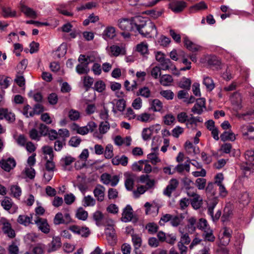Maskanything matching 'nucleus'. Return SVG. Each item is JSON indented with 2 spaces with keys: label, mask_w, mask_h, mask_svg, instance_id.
<instances>
[{
  "label": "nucleus",
  "mask_w": 254,
  "mask_h": 254,
  "mask_svg": "<svg viewBox=\"0 0 254 254\" xmlns=\"http://www.w3.org/2000/svg\"><path fill=\"white\" fill-rule=\"evenodd\" d=\"M136 30L145 37H151L152 33H157L155 24L150 20H146L142 16H136L134 20Z\"/></svg>",
  "instance_id": "obj_1"
},
{
  "label": "nucleus",
  "mask_w": 254,
  "mask_h": 254,
  "mask_svg": "<svg viewBox=\"0 0 254 254\" xmlns=\"http://www.w3.org/2000/svg\"><path fill=\"white\" fill-rule=\"evenodd\" d=\"M136 17L131 18H123L118 20V25L119 28L123 31L121 35L126 38L130 37L131 32L136 31L134 20Z\"/></svg>",
  "instance_id": "obj_2"
},
{
  "label": "nucleus",
  "mask_w": 254,
  "mask_h": 254,
  "mask_svg": "<svg viewBox=\"0 0 254 254\" xmlns=\"http://www.w3.org/2000/svg\"><path fill=\"white\" fill-rule=\"evenodd\" d=\"M72 219L68 208H64L62 212L57 213L54 218L55 225L68 224L71 222Z\"/></svg>",
  "instance_id": "obj_3"
},
{
  "label": "nucleus",
  "mask_w": 254,
  "mask_h": 254,
  "mask_svg": "<svg viewBox=\"0 0 254 254\" xmlns=\"http://www.w3.org/2000/svg\"><path fill=\"white\" fill-rule=\"evenodd\" d=\"M131 169L135 172H139L143 170V172L149 174L151 172L152 168L147 160H140L134 162L131 166Z\"/></svg>",
  "instance_id": "obj_4"
},
{
  "label": "nucleus",
  "mask_w": 254,
  "mask_h": 254,
  "mask_svg": "<svg viewBox=\"0 0 254 254\" xmlns=\"http://www.w3.org/2000/svg\"><path fill=\"white\" fill-rule=\"evenodd\" d=\"M0 229L8 237L10 238L15 237V233L12 228L11 224L7 219L4 217H2L0 219Z\"/></svg>",
  "instance_id": "obj_5"
},
{
  "label": "nucleus",
  "mask_w": 254,
  "mask_h": 254,
  "mask_svg": "<svg viewBox=\"0 0 254 254\" xmlns=\"http://www.w3.org/2000/svg\"><path fill=\"white\" fill-rule=\"evenodd\" d=\"M0 204L3 208L10 213H15L18 207L15 205L12 199L8 196H4L0 201Z\"/></svg>",
  "instance_id": "obj_6"
},
{
  "label": "nucleus",
  "mask_w": 254,
  "mask_h": 254,
  "mask_svg": "<svg viewBox=\"0 0 254 254\" xmlns=\"http://www.w3.org/2000/svg\"><path fill=\"white\" fill-rule=\"evenodd\" d=\"M34 222L39 231L46 234L50 233L51 227L47 219L37 216Z\"/></svg>",
  "instance_id": "obj_7"
},
{
  "label": "nucleus",
  "mask_w": 254,
  "mask_h": 254,
  "mask_svg": "<svg viewBox=\"0 0 254 254\" xmlns=\"http://www.w3.org/2000/svg\"><path fill=\"white\" fill-rule=\"evenodd\" d=\"M160 129L161 126L159 125H155L143 128L141 133L143 139L145 141L150 139L152 134L158 133Z\"/></svg>",
  "instance_id": "obj_8"
},
{
  "label": "nucleus",
  "mask_w": 254,
  "mask_h": 254,
  "mask_svg": "<svg viewBox=\"0 0 254 254\" xmlns=\"http://www.w3.org/2000/svg\"><path fill=\"white\" fill-rule=\"evenodd\" d=\"M100 181L104 185L110 184L112 187H115L118 184L119 178L117 175L112 176L110 174L105 173L101 175Z\"/></svg>",
  "instance_id": "obj_9"
},
{
  "label": "nucleus",
  "mask_w": 254,
  "mask_h": 254,
  "mask_svg": "<svg viewBox=\"0 0 254 254\" xmlns=\"http://www.w3.org/2000/svg\"><path fill=\"white\" fill-rule=\"evenodd\" d=\"M16 161L13 158L2 159L0 161V166L5 171L9 172L16 166Z\"/></svg>",
  "instance_id": "obj_10"
},
{
  "label": "nucleus",
  "mask_w": 254,
  "mask_h": 254,
  "mask_svg": "<svg viewBox=\"0 0 254 254\" xmlns=\"http://www.w3.org/2000/svg\"><path fill=\"white\" fill-rule=\"evenodd\" d=\"M106 49L110 56L112 57H117L120 55H125L126 54V50L123 46L113 45L107 47Z\"/></svg>",
  "instance_id": "obj_11"
},
{
  "label": "nucleus",
  "mask_w": 254,
  "mask_h": 254,
  "mask_svg": "<svg viewBox=\"0 0 254 254\" xmlns=\"http://www.w3.org/2000/svg\"><path fill=\"white\" fill-rule=\"evenodd\" d=\"M243 137L245 139L254 140V127L252 125H244L241 127Z\"/></svg>",
  "instance_id": "obj_12"
},
{
  "label": "nucleus",
  "mask_w": 254,
  "mask_h": 254,
  "mask_svg": "<svg viewBox=\"0 0 254 254\" xmlns=\"http://www.w3.org/2000/svg\"><path fill=\"white\" fill-rule=\"evenodd\" d=\"M179 182L176 179H172L170 180L168 185L163 191V194L168 197H170L172 193L178 187Z\"/></svg>",
  "instance_id": "obj_13"
},
{
  "label": "nucleus",
  "mask_w": 254,
  "mask_h": 254,
  "mask_svg": "<svg viewBox=\"0 0 254 254\" xmlns=\"http://www.w3.org/2000/svg\"><path fill=\"white\" fill-rule=\"evenodd\" d=\"M5 119L9 123H13L15 120V116L13 113L7 108H0V120Z\"/></svg>",
  "instance_id": "obj_14"
},
{
  "label": "nucleus",
  "mask_w": 254,
  "mask_h": 254,
  "mask_svg": "<svg viewBox=\"0 0 254 254\" xmlns=\"http://www.w3.org/2000/svg\"><path fill=\"white\" fill-rule=\"evenodd\" d=\"M110 128V125L108 122L104 121L100 123L99 126V132H95L93 136L98 139H101L103 135L108 132Z\"/></svg>",
  "instance_id": "obj_15"
},
{
  "label": "nucleus",
  "mask_w": 254,
  "mask_h": 254,
  "mask_svg": "<svg viewBox=\"0 0 254 254\" xmlns=\"http://www.w3.org/2000/svg\"><path fill=\"white\" fill-rule=\"evenodd\" d=\"M19 8L26 16L32 18H36L37 17V12L32 8L27 6L23 1H20Z\"/></svg>",
  "instance_id": "obj_16"
},
{
  "label": "nucleus",
  "mask_w": 254,
  "mask_h": 254,
  "mask_svg": "<svg viewBox=\"0 0 254 254\" xmlns=\"http://www.w3.org/2000/svg\"><path fill=\"white\" fill-rule=\"evenodd\" d=\"M205 100L204 98H201L196 100V103L191 109V112L194 114L200 115L205 109Z\"/></svg>",
  "instance_id": "obj_17"
},
{
  "label": "nucleus",
  "mask_w": 254,
  "mask_h": 254,
  "mask_svg": "<svg viewBox=\"0 0 254 254\" xmlns=\"http://www.w3.org/2000/svg\"><path fill=\"white\" fill-rule=\"evenodd\" d=\"M161 69L163 70H170L173 73H179L176 66L169 59H165L160 64Z\"/></svg>",
  "instance_id": "obj_18"
},
{
  "label": "nucleus",
  "mask_w": 254,
  "mask_h": 254,
  "mask_svg": "<svg viewBox=\"0 0 254 254\" xmlns=\"http://www.w3.org/2000/svg\"><path fill=\"white\" fill-rule=\"evenodd\" d=\"M105 188L101 185H98L93 190L94 196L96 198L97 201L102 202L104 200Z\"/></svg>",
  "instance_id": "obj_19"
},
{
  "label": "nucleus",
  "mask_w": 254,
  "mask_h": 254,
  "mask_svg": "<svg viewBox=\"0 0 254 254\" xmlns=\"http://www.w3.org/2000/svg\"><path fill=\"white\" fill-rule=\"evenodd\" d=\"M62 246L61 238L56 237L53 238L52 241L48 245V252H55L60 249Z\"/></svg>",
  "instance_id": "obj_20"
},
{
  "label": "nucleus",
  "mask_w": 254,
  "mask_h": 254,
  "mask_svg": "<svg viewBox=\"0 0 254 254\" xmlns=\"http://www.w3.org/2000/svg\"><path fill=\"white\" fill-rule=\"evenodd\" d=\"M125 176L126 177L125 187L128 190H132L134 187L135 176L133 174L130 173H126Z\"/></svg>",
  "instance_id": "obj_21"
},
{
  "label": "nucleus",
  "mask_w": 254,
  "mask_h": 254,
  "mask_svg": "<svg viewBox=\"0 0 254 254\" xmlns=\"http://www.w3.org/2000/svg\"><path fill=\"white\" fill-rule=\"evenodd\" d=\"M184 46L187 49L191 52H196L201 50V47L193 43L190 41L188 37H185L184 38Z\"/></svg>",
  "instance_id": "obj_22"
},
{
  "label": "nucleus",
  "mask_w": 254,
  "mask_h": 254,
  "mask_svg": "<svg viewBox=\"0 0 254 254\" xmlns=\"http://www.w3.org/2000/svg\"><path fill=\"white\" fill-rule=\"evenodd\" d=\"M186 3L183 1H177L172 2L170 4V8L175 12H179L184 10L186 7Z\"/></svg>",
  "instance_id": "obj_23"
},
{
  "label": "nucleus",
  "mask_w": 254,
  "mask_h": 254,
  "mask_svg": "<svg viewBox=\"0 0 254 254\" xmlns=\"http://www.w3.org/2000/svg\"><path fill=\"white\" fill-rule=\"evenodd\" d=\"M144 207L146 208V214H150L153 212L158 213L160 208L159 205L154 202L152 203H150L148 202H146L144 204Z\"/></svg>",
  "instance_id": "obj_24"
},
{
  "label": "nucleus",
  "mask_w": 254,
  "mask_h": 254,
  "mask_svg": "<svg viewBox=\"0 0 254 254\" xmlns=\"http://www.w3.org/2000/svg\"><path fill=\"white\" fill-rule=\"evenodd\" d=\"M154 152H151L148 154L147 158L150 160V162L152 165H155L157 163L161 162V159L159 157V154L157 151L158 150V147H154L152 148Z\"/></svg>",
  "instance_id": "obj_25"
},
{
  "label": "nucleus",
  "mask_w": 254,
  "mask_h": 254,
  "mask_svg": "<svg viewBox=\"0 0 254 254\" xmlns=\"http://www.w3.org/2000/svg\"><path fill=\"white\" fill-rule=\"evenodd\" d=\"M133 217V210L130 205H127L123 210L122 220L124 222H128L131 220Z\"/></svg>",
  "instance_id": "obj_26"
},
{
  "label": "nucleus",
  "mask_w": 254,
  "mask_h": 254,
  "mask_svg": "<svg viewBox=\"0 0 254 254\" xmlns=\"http://www.w3.org/2000/svg\"><path fill=\"white\" fill-rule=\"evenodd\" d=\"M32 214H30V216L25 214L20 215L17 219V222L21 225L27 226L32 223Z\"/></svg>",
  "instance_id": "obj_27"
},
{
  "label": "nucleus",
  "mask_w": 254,
  "mask_h": 254,
  "mask_svg": "<svg viewBox=\"0 0 254 254\" xmlns=\"http://www.w3.org/2000/svg\"><path fill=\"white\" fill-rule=\"evenodd\" d=\"M137 183L145 184L148 187H154L155 181L154 179H151L148 175H142L138 178Z\"/></svg>",
  "instance_id": "obj_28"
},
{
  "label": "nucleus",
  "mask_w": 254,
  "mask_h": 254,
  "mask_svg": "<svg viewBox=\"0 0 254 254\" xmlns=\"http://www.w3.org/2000/svg\"><path fill=\"white\" fill-rule=\"evenodd\" d=\"M128 162V158L123 155L122 156H116L112 158V163L114 165H122L123 166H126Z\"/></svg>",
  "instance_id": "obj_29"
},
{
  "label": "nucleus",
  "mask_w": 254,
  "mask_h": 254,
  "mask_svg": "<svg viewBox=\"0 0 254 254\" xmlns=\"http://www.w3.org/2000/svg\"><path fill=\"white\" fill-rule=\"evenodd\" d=\"M135 51L143 56L148 55L149 53L148 44L145 41L140 42L136 46Z\"/></svg>",
  "instance_id": "obj_30"
},
{
  "label": "nucleus",
  "mask_w": 254,
  "mask_h": 254,
  "mask_svg": "<svg viewBox=\"0 0 254 254\" xmlns=\"http://www.w3.org/2000/svg\"><path fill=\"white\" fill-rule=\"evenodd\" d=\"M153 117L150 113L143 112L137 115L136 120L142 123H149L153 120Z\"/></svg>",
  "instance_id": "obj_31"
},
{
  "label": "nucleus",
  "mask_w": 254,
  "mask_h": 254,
  "mask_svg": "<svg viewBox=\"0 0 254 254\" xmlns=\"http://www.w3.org/2000/svg\"><path fill=\"white\" fill-rule=\"evenodd\" d=\"M221 140L223 141H234L236 139V135L231 130L225 131L220 135Z\"/></svg>",
  "instance_id": "obj_32"
},
{
  "label": "nucleus",
  "mask_w": 254,
  "mask_h": 254,
  "mask_svg": "<svg viewBox=\"0 0 254 254\" xmlns=\"http://www.w3.org/2000/svg\"><path fill=\"white\" fill-rule=\"evenodd\" d=\"M105 39H112L116 36V30L113 26H108L104 31L103 34Z\"/></svg>",
  "instance_id": "obj_33"
},
{
  "label": "nucleus",
  "mask_w": 254,
  "mask_h": 254,
  "mask_svg": "<svg viewBox=\"0 0 254 254\" xmlns=\"http://www.w3.org/2000/svg\"><path fill=\"white\" fill-rule=\"evenodd\" d=\"M153 187H148L146 185H140L137 186L136 190L133 192L134 196L136 198L139 197L141 194L144 193L147 190L152 188Z\"/></svg>",
  "instance_id": "obj_34"
},
{
  "label": "nucleus",
  "mask_w": 254,
  "mask_h": 254,
  "mask_svg": "<svg viewBox=\"0 0 254 254\" xmlns=\"http://www.w3.org/2000/svg\"><path fill=\"white\" fill-rule=\"evenodd\" d=\"M136 95L137 96H140L143 98H148L151 96V92L148 87L143 86L138 89Z\"/></svg>",
  "instance_id": "obj_35"
},
{
  "label": "nucleus",
  "mask_w": 254,
  "mask_h": 254,
  "mask_svg": "<svg viewBox=\"0 0 254 254\" xmlns=\"http://www.w3.org/2000/svg\"><path fill=\"white\" fill-rule=\"evenodd\" d=\"M173 81V79L171 75L169 74H164L160 76V83L164 86H170Z\"/></svg>",
  "instance_id": "obj_36"
},
{
  "label": "nucleus",
  "mask_w": 254,
  "mask_h": 254,
  "mask_svg": "<svg viewBox=\"0 0 254 254\" xmlns=\"http://www.w3.org/2000/svg\"><path fill=\"white\" fill-rule=\"evenodd\" d=\"M2 16L4 18L14 17L17 16V12L10 7H4L2 8Z\"/></svg>",
  "instance_id": "obj_37"
},
{
  "label": "nucleus",
  "mask_w": 254,
  "mask_h": 254,
  "mask_svg": "<svg viewBox=\"0 0 254 254\" xmlns=\"http://www.w3.org/2000/svg\"><path fill=\"white\" fill-rule=\"evenodd\" d=\"M202 236L205 241L213 242L215 240L213 231L211 228L204 230L203 232Z\"/></svg>",
  "instance_id": "obj_38"
},
{
  "label": "nucleus",
  "mask_w": 254,
  "mask_h": 254,
  "mask_svg": "<svg viewBox=\"0 0 254 254\" xmlns=\"http://www.w3.org/2000/svg\"><path fill=\"white\" fill-rule=\"evenodd\" d=\"M203 84L206 86L208 91H212L215 87L214 82L211 77L206 76H204Z\"/></svg>",
  "instance_id": "obj_39"
},
{
  "label": "nucleus",
  "mask_w": 254,
  "mask_h": 254,
  "mask_svg": "<svg viewBox=\"0 0 254 254\" xmlns=\"http://www.w3.org/2000/svg\"><path fill=\"white\" fill-rule=\"evenodd\" d=\"M76 70L79 74L88 73L90 71L88 63L78 64L76 67Z\"/></svg>",
  "instance_id": "obj_40"
},
{
  "label": "nucleus",
  "mask_w": 254,
  "mask_h": 254,
  "mask_svg": "<svg viewBox=\"0 0 254 254\" xmlns=\"http://www.w3.org/2000/svg\"><path fill=\"white\" fill-rule=\"evenodd\" d=\"M111 224L109 225L108 227L105 229V233L106 235L114 239L116 236L115 224L114 221H109Z\"/></svg>",
  "instance_id": "obj_41"
},
{
  "label": "nucleus",
  "mask_w": 254,
  "mask_h": 254,
  "mask_svg": "<svg viewBox=\"0 0 254 254\" xmlns=\"http://www.w3.org/2000/svg\"><path fill=\"white\" fill-rule=\"evenodd\" d=\"M186 153L189 155H193L195 154V147L192 143L190 140H187L184 145Z\"/></svg>",
  "instance_id": "obj_42"
},
{
  "label": "nucleus",
  "mask_w": 254,
  "mask_h": 254,
  "mask_svg": "<svg viewBox=\"0 0 254 254\" xmlns=\"http://www.w3.org/2000/svg\"><path fill=\"white\" fill-rule=\"evenodd\" d=\"M75 216L77 219L85 221L88 217V212L82 207H80L77 210Z\"/></svg>",
  "instance_id": "obj_43"
},
{
  "label": "nucleus",
  "mask_w": 254,
  "mask_h": 254,
  "mask_svg": "<svg viewBox=\"0 0 254 254\" xmlns=\"http://www.w3.org/2000/svg\"><path fill=\"white\" fill-rule=\"evenodd\" d=\"M68 117L71 121H76L80 118V113L77 110L72 109L68 111Z\"/></svg>",
  "instance_id": "obj_44"
},
{
  "label": "nucleus",
  "mask_w": 254,
  "mask_h": 254,
  "mask_svg": "<svg viewBox=\"0 0 254 254\" xmlns=\"http://www.w3.org/2000/svg\"><path fill=\"white\" fill-rule=\"evenodd\" d=\"M151 109L154 112H160L163 109V104L159 99H155L152 100Z\"/></svg>",
  "instance_id": "obj_45"
},
{
  "label": "nucleus",
  "mask_w": 254,
  "mask_h": 254,
  "mask_svg": "<svg viewBox=\"0 0 254 254\" xmlns=\"http://www.w3.org/2000/svg\"><path fill=\"white\" fill-rule=\"evenodd\" d=\"M45 249V246L44 244L38 243L33 247L32 252L33 254H43Z\"/></svg>",
  "instance_id": "obj_46"
},
{
  "label": "nucleus",
  "mask_w": 254,
  "mask_h": 254,
  "mask_svg": "<svg viewBox=\"0 0 254 254\" xmlns=\"http://www.w3.org/2000/svg\"><path fill=\"white\" fill-rule=\"evenodd\" d=\"M232 149V145L230 143H224L222 144L219 149L220 153L229 154Z\"/></svg>",
  "instance_id": "obj_47"
},
{
  "label": "nucleus",
  "mask_w": 254,
  "mask_h": 254,
  "mask_svg": "<svg viewBox=\"0 0 254 254\" xmlns=\"http://www.w3.org/2000/svg\"><path fill=\"white\" fill-rule=\"evenodd\" d=\"M104 156L106 159H111L114 156L113 146L111 144L106 145L104 151Z\"/></svg>",
  "instance_id": "obj_48"
},
{
  "label": "nucleus",
  "mask_w": 254,
  "mask_h": 254,
  "mask_svg": "<svg viewBox=\"0 0 254 254\" xmlns=\"http://www.w3.org/2000/svg\"><path fill=\"white\" fill-rule=\"evenodd\" d=\"M44 111V106L41 104H37L35 105L33 110L32 111H30V116L31 117H33L35 114L39 115L42 113Z\"/></svg>",
  "instance_id": "obj_49"
},
{
  "label": "nucleus",
  "mask_w": 254,
  "mask_h": 254,
  "mask_svg": "<svg viewBox=\"0 0 254 254\" xmlns=\"http://www.w3.org/2000/svg\"><path fill=\"white\" fill-rule=\"evenodd\" d=\"M29 137L32 139L36 141H39L42 135L40 132L36 129L32 128L29 131Z\"/></svg>",
  "instance_id": "obj_50"
},
{
  "label": "nucleus",
  "mask_w": 254,
  "mask_h": 254,
  "mask_svg": "<svg viewBox=\"0 0 254 254\" xmlns=\"http://www.w3.org/2000/svg\"><path fill=\"white\" fill-rule=\"evenodd\" d=\"M7 251L9 254H18L19 250L17 243L15 242H12L8 245Z\"/></svg>",
  "instance_id": "obj_51"
},
{
  "label": "nucleus",
  "mask_w": 254,
  "mask_h": 254,
  "mask_svg": "<svg viewBox=\"0 0 254 254\" xmlns=\"http://www.w3.org/2000/svg\"><path fill=\"white\" fill-rule=\"evenodd\" d=\"M10 78L3 75H0V86L2 88L6 89L10 85Z\"/></svg>",
  "instance_id": "obj_52"
},
{
  "label": "nucleus",
  "mask_w": 254,
  "mask_h": 254,
  "mask_svg": "<svg viewBox=\"0 0 254 254\" xmlns=\"http://www.w3.org/2000/svg\"><path fill=\"white\" fill-rule=\"evenodd\" d=\"M93 219L98 226L102 225V221L104 219L103 214L100 211H97L93 214Z\"/></svg>",
  "instance_id": "obj_53"
},
{
  "label": "nucleus",
  "mask_w": 254,
  "mask_h": 254,
  "mask_svg": "<svg viewBox=\"0 0 254 254\" xmlns=\"http://www.w3.org/2000/svg\"><path fill=\"white\" fill-rule=\"evenodd\" d=\"M231 230H229L227 228H224L223 237V239H225L226 241H223V245L226 246L229 243L231 238Z\"/></svg>",
  "instance_id": "obj_54"
},
{
  "label": "nucleus",
  "mask_w": 254,
  "mask_h": 254,
  "mask_svg": "<svg viewBox=\"0 0 254 254\" xmlns=\"http://www.w3.org/2000/svg\"><path fill=\"white\" fill-rule=\"evenodd\" d=\"M196 225L197 227L199 229L201 230L203 232L204 231V230H206L207 229L210 228L208 224L207 220L203 218H200Z\"/></svg>",
  "instance_id": "obj_55"
},
{
  "label": "nucleus",
  "mask_w": 254,
  "mask_h": 254,
  "mask_svg": "<svg viewBox=\"0 0 254 254\" xmlns=\"http://www.w3.org/2000/svg\"><path fill=\"white\" fill-rule=\"evenodd\" d=\"M132 242L135 249H139L142 244V240L141 237L136 234L132 235Z\"/></svg>",
  "instance_id": "obj_56"
},
{
  "label": "nucleus",
  "mask_w": 254,
  "mask_h": 254,
  "mask_svg": "<svg viewBox=\"0 0 254 254\" xmlns=\"http://www.w3.org/2000/svg\"><path fill=\"white\" fill-rule=\"evenodd\" d=\"M218 203V199L213 197L210 199L208 203V214L212 215L213 213V210L217 204Z\"/></svg>",
  "instance_id": "obj_57"
},
{
  "label": "nucleus",
  "mask_w": 254,
  "mask_h": 254,
  "mask_svg": "<svg viewBox=\"0 0 254 254\" xmlns=\"http://www.w3.org/2000/svg\"><path fill=\"white\" fill-rule=\"evenodd\" d=\"M201 201L199 195L197 194L191 199V205L195 209H197L200 207Z\"/></svg>",
  "instance_id": "obj_58"
},
{
  "label": "nucleus",
  "mask_w": 254,
  "mask_h": 254,
  "mask_svg": "<svg viewBox=\"0 0 254 254\" xmlns=\"http://www.w3.org/2000/svg\"><path fill=\"white\" fill-rule=\"evenodd\" d=\"M150 73L151 76L154 79H157L161 76V68L158 66H155L151 68Z\"/></svg>",
  "instance_id": "obj_59"
},
{
  "label": "nucleus",
  "mask_w": 254,
  "mask_h": 254,
  "mask_svg": "<svg viewBox=\"0 0 254 254\" xmlns=\"http://www.w3.org/2000/svg\"><path fill=\"white\" fill-rule=\"evenodd\" d=\"M180 232L181 235L180 236V240L179 242H181L182 244H186V245H189L190 242V238L189 237L188 233H184L180 230Z\"/></svg>",
  "instance_id": "obj_60"
},
{
  "label": "nucleus",
  "mask_w": 254,
  "mask_h": 254,
  "mask_svg": "<svg viewBox=\"0 0 254 254\" xmlns=\"http://www.w3.org/2000/svg\"><path fill=\"white\" fill-rule=\"evenodd\" d=\"M191 83V80L190 79L184 77L180 81L179 86L182 88L190 89Z\"/></svg>",
  "instance_id": "obj_61"
},
{
  "label": "nucleus",
  "mask_w": 254,
  "mask_h": 254,
  "mask_svg": "<svg viewBox=\"0 0 254 254\" xmlns=\"http://www.w3.org/2000/svg\"><path fill=\"white\" fill-rule=\"evenodd\" d=\"M158 228L159 227L157 224L154 222L149 223L146 226V229L147 230L148 232L151 234L157 232Z\"/></svg>",
  "instance_id": "obj_62"
},
{
  "label": "nucleus",
  "mask_w": 254,
  "mask_h": 254,
  "mask_svg": "<svg viewBox=\"0 0 254 254\" xmlns=\"http://www.w3.org/2000/svg\"><path fill=\"white\" fill-rule=\"evenodd\" d=\"M175 121V118L172 114H167L163 117V122L166 125H172Z\"/></svg>",
  "instance_id": "obj_63"
},
{
  "label": "nucleus",
  "mask_w": 254,
  "mask_h": 254,
  "mask_svg": "<svg viewBox=\"0 0 254 254\" xmlns=\"http://www.w3.org/2000/svg\"><path fill=\"white\" fill-rule=\"evenodd\" d=\"M94 82V79L89 76H85L84 77L83 83L84 86L86 88V90L87 91L93 85Z\"/></svg>",
  "instance_id": "obj_64"
}]
</instances>
